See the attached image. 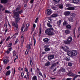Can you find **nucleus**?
Returning a JSON list of instances; mask_svg holds the SVG:
<instances>
[{
  "label": "nucleus",
  "mask_w": 80,
  "mask_h": 80,
  "mask_svg": "<svg viewBox=\"0 0 80 80\" xmlns=\"http://www.w3.org/2000/svg\"><path fill=\"white\" fill-rule=\"evenodd\" d=\"M67 54L68 56L70 57H73L77 55V51L74 50L72 52H67Z\"/></svg>",
  "instance_id": "nucleus-1"
},
{
  "label": "nucleus",
  "mask_w": 80,
  "mask_h": 80,
  "mask_svg": "<svg viewBox=\"0 0 80 80\" xmlns=\"http://www.w3.org/2000/svg\"><path fill=\"white\" fill-rule=\"evenodd\" d=\"M51 30H53V28H48L46 29L45 31V33L47 34L48 35H49V36H51L52 35H53L54 33L53 32L51 31Z\"/></svg>",
  "instance_id": "nucleus-2"
},
{
  "label": "nucleus",
  "mask_w": 80,
  "mask_h": 80,
  "mask_svg": "<svg viewBox=\"0 0 80 80\" xmlns=\"http://www.w3.org/2000/svg\"><path fill=\"white\" fill-rule=\"evenodd\" d=\"M73 40V39L72 38L71 36H69L68 37L67 41H63V42L64 43H65V44H66V45H68L69 44H70V43L72 42V40Z\"/></svg>",
  "instance_id": "nucleus-3"
},
{
  "label": "nucleus",
  "mask_w": 80,
  "mask_h": 80,
  "mask_svg": "<svg viewBox=\"0 0 80 80\" xmlns=\"http://www.w3.org/2000/svg\"><path fill=\"white\" fill-rule=\"evenodd\" d=\"M15 12V11H13V13L14 14V18L16 19V23H17L18 22V21L20 20V18H18V17H19V14H18V13H17V12Z\"/></svg>",
  "instance_id": "nucleus-4"
},
{
  "label": "nucleus",
  "mask_w": 80,
  "mask_h": 80,
  "mask_svg": "<svg viewBox=\"0 0 80 80\" xmlns=\"http://www.w3.org/2000/svg\"><path fill=\"white\" fill-rule=\"evenodd\" d=\"M62 49L65 52H68L69 50V48L67 46H65L64 48L62 47Z\"/></svg>",
  "instance_id": "nucleus-5"
},
{
  "label": "nucleus",
  "mask_w": 80,
  "mask_h": 80,
  "mask_svg": "<svg viewBox=\"0 0 80 80\" xmlns=\"http://www.w3.org/2000/svg\"><path fill=\"white\" fill-rule=\"evenodd\" d=\"M12 25L16 27L17 30H18V25L17 24H16L15 22H13L12 23Z\"/></svg>",
  "instance_id": "nucleus-6"
},
{
  "label": "nucleus",
  "mask_w": 80,
  "mask_h": 80,
  "mask_svg": "<svg viewBox=\"0 0 80 80\" xmlns=\"http://www.w3.org/2000/svg\"><path fill=\"white\" fill-rule=\"evenodd\" d=\"M48 60H52V59L54 58V55H50L48 56Z\"/></svg>",
  "instance_id": "nucleus-7"
},
{
  "label": "nucleus",
  "mask_w": 80,
  "mask_h": 80,
  "mask_svg": "<svg viewBox=\"0 0 80 80\" xmlns=\"http://www.w3.org/2000/svg\"><path fill=\"white\" fill-rule=\"evenodd\" d=\"M3 62L5 64V65H6V64H7L8 62H9V60L8 59H5L4 60H3Z\"/></svg>",
  "instance_id": "nucleus-8"
},
{
  "label": "nucleus",
  "mask_w": 80,
  "mask_h": 80,
  "mask_svg": "<svg viewBox=\"0 0 80 80\" xmlns=\"http://www.w3.org/2000/svg\"><path fill=\"white\" fill-rule=\"evenodd\" d=\"M71 1H72L73 3H78L80 2V0H71Z\"/></svg>",
  "instance_id": "nucleus-9"
},
{
  "label": "nucleus",
  "mask_w": 80,
  "mask_h": 80,
  "mask_svg": "<svg viewBox=\"0 0 80 80\" xmlns=\"http://www.w3.org/2000/svg\"><path fill=\"white\" fill-rule=\"evenodd\" d=\"M70 14V12L69 11H66L64 12V15L66 16H68V15H69Z\"/></svg>",
  "instance_id": "nucleus-10"
},
{
  "label": "nucleus",
  "mask_w": 80,
  "mask_h": 80,
  "mask_svg": "<svg viewBox=\"0 0 80 80\" xmlns=\"http://www.w3.org/2000/svg\"><path fill=\"white\" fill-rule=\"evenodd\" d=\"M21 30H22L23 32L27 31V29H26V28L25 27V26H23Z\"/></svg>",
  "instance_id": "nucleus-11"
},
{
  "label": "nucleus",
  "mask_w": 80,
  "mask_h": 80,
  "mask_svg": "<svg viewBox=\"0 0 80 80\" xmlns=\"http://www.w3.org/2000/svg\"><path fill=\"white\" fill-rule=\"evenodd\" d=\"M68 10H73L75 9V8L73 7H69L67 8Z\"/></svg>",
  "instance_id": "nucleus-12"
},
{
  "label": "nucleus",
  "mask_w": 80,
  "mask_h": 80,
  "mask_svg": "<svg viewBox=\"0 0 80 80\" xmlns=\"http://www.w3.org/2000/svg\"><path fill=\"white\" fill-rule=\"evenodd\" d=\"M32 44L30 43L29 45H28L26 47L28 49H31L32 47Z\"/></svg>",
  "instance_id": "nucleus-13"
},
{
  "label": "nucleus",
  "mask_w": 80,
  "mask_h": 80,
  "mask_svg": "<svg viewBox=\"0 0 80 80\" xmlns=\"http://www.w3.org/2000/svg\"><path fill=\"white\" fill-rule=\"evenodd\" d=\"M76 75L75 74L72 73L70 74V73H69L68 74L69 77H74Z\"/></svg>",
  "instance_id": "nucleus-14"
},
{
  "label": "nucleus",
  "mask_w": 80,
  "mask_h": 80,
  "mask_svg": "<svg viewBox=\"0 0 80 80\" xmlns=\"http://www.w3.org/2000/svg\"><path fill=\"white\" fill-rule=\"evenodd\" d=\"M24 37H23V34H22L21 38V42L22 43H23L24 42Z\"/></svg>",
  "instance_id": "nucleus-15"
},
{
  "label": "nucleus",
  "mask_w": 80,
  "mask_h": 80,
  "mask_svg": "<svg viewBox=\"0 0 80 80\" xmlns=\"http://www.w3.org/2000/svg\"><path fill=\"white\" fill-rule=\"evenodd\" d=\"M47 12L48 15H50L52 13V11L49 9L47 10Z\"/></svg>",
  "instance_id": "nucleus-16"
},
{
  "label": "nucleus",
  "mask_w": 80,
  "mask_h": 80,
  "mask_svg": "<svg viewBox=\"0 0 80 80\" xmlns=\"http://www.w3.org/2000/svg\"><path fill=\"white\" fill-rule=\"evenodd\" d=\"M57 65V64L56 63H54V64H52V66L50 67L51 69H52L55 67V66H56Z\"/></svg>",
  "instance_id": "nucleus-17"
},
{
  "label": "nucleus",
  "mask_w": 80,
  "mask_h": 80,
  "mask_svg": "<svg viewBox=\"0 0 80 80\" xmlns=\"http://www.w3.org/2000/svg\"><path fill=\"white\" fill-rule=\"evenodd\" d=\"M61 22H62V21H61V20H59V21H57V25L59 27V26L61 24Z\"/></svg>",
  "instance_id": "nucleus-18"
},
{
  "label": "nucleus",
  "mask_w": 80,
  "mask_h": 80,
  "mask_svg": "<svg viewBox=\"0 0 80 80\" xmlns=\"http://www.w3.org/2000/svg\"><path fill=\"white\" fill-rule=\"evenodd\" d=\"M65 33H66V34H69L70 33V30H69L67 29L65 31Z\"/></svg>",
  "instance_id": "nucleus-19"
},
{
  "label": "nucleus",
  "mask_w": 80,
  "mask_h": 80,
  "mask_svg": "<svg viewBox=\"0 0 80 80\" xmlns=\"http://www.w3.org/2000/svg\"><path fill=\"white\" fill-rule=\"evenodd\" d=\"M58 14H53L51 16V17L52 18H53L54 17H58Z\"/></svg>",
  "instance_id": "nucleus-20"
},
{
  "label": "nucleus",
  "mask_w": 80,
  "mask_h": 80,
  "mask_svg": "<svg viewBox=\"0 0 80 80\" xmlns=\"http://www.w3.org/2000/svg\"><path fill=\"white\" fill-rule=\"evenodd\" d=\"M10 73H11V72H10V70L8 71L6 73V75L7 76L10 75Z\"/></svg>",
  "instance_id": "nucleus-21"
},
{
  "label": "nucleus",
  "mask_w": 80,
  "mask_h": 80,
  "mask_svg": "<svg viewBox=\"0 0 80 80\" xmlns=\"http://www.w3.org/2000/svg\"><path fill=\"white\" fill-rule=\"evenodd\" d=\"M32 80H37V77L36 76H34L32 78Z\"/></svg>",
  "instance_id": "nucleus-22"
},
{
  "label": "nucleus",
  "mask_w": 80,
  "mask_h": 80,
  "mask_svg": "<svg viewBox=\"0 0 80 80\" xmlns=\"http://www.w3.org/2000/svg\"><path fill=\"white\" fill-rule=\"evenodd\" d=\"M68 20H69V21L71 22H73V19L72 18H68Z\"/></svg>",
  "instance_id": "nucleus-23"
},
{
  "label": "nucleus",
  "mask_w": 80,
  "mask_h": 80,
  "mask_svg": "<svg viewBox=\"0 0 80 80\" xmlns=\"http://www.w3.org/2000/svg\"><path fill=\"white\" fill-rule=\"evenodd\" d=\"M49 40V39H48V38H45V39H43V41L44 42H46V43H47L48 42V41Z\"/></svg>",
  "instance_id": "nucleus-24"
},
{
  "label": "nucleus",
  "mask_w": 80,
  "mask_h": 80,
  "mask_svg": "<svg viewBox=\"0 0 80 80\" xmlns=\"http://www.w3.org/2000/svg\"><path fill=\"white\" fill-rule=\"evenodd\" d=\"M44 50L45 51V52H48L50 50V48H45L44 49Z\"/></svg>",
  "instance_id": "nucleus-25"
},
{
  "label": "nucleus",
  "mask_w": 80,
  "mask_h": 80,
  "mask_svg": "<svg viewBox=\"0 0 80 80\" xmlns=\"http://www.w3.org/2000/svg\"><path fill=\"white\" fill-rule=\"evenodd\" d=\"M1 2L3 3H6L7 2V0H2Z\"/></svg>",
  "instance_id": "nucleus-26"
},
{
  "label": "nucleus",
  "mask_w": 80,
  "mask_h": 80,
  "mask_svg": "<svg viewBox=\"0 0 80 80\" xmlns=\"http://www.w3.org/2000/svg\"><path fill=\"white\" fill-rule=\"evenodd\" d=\"M35 27H36V25H35V24H33L32 27V32H33L34 30H35Z\"/></svg>",
  "instance_id": "nucleus-27"
},
{
  "label": "nucleus",
  "mask_w": 80,
  "mask_h": 80,
  "mask_svg": "<svg viewBox=\"0 0 80 80\" xmlns=\"http://www.w3.org/2000/svg\"><path fill=\"white\" fill-rule=\"evenodd\" d=\"M47 25L48 27H49V28H52V25H51L49 23H47Z\"/></svg>",
  "instance_id": "nucleus-28"
},
{
  "label": "nucleus",
  "mask_w": 80,
  "mask_h": 80,
  "mask_svg": "<svg viewBox=\"0 0 80 80\" xmlns=\"http://www.w3.org/2000/svg\"><path fill=\"white\" fill-rule=\"evenodd\" d=\"M71 16L72 17H74L76 16V14L75 13H71Z\"/></svg>",
  "instance_id": "nucleus-29"
},
{
  "label": "nucleus",
  "mask_w": 80,
  "mask_h": 80,
  "mask_svg": "<svg viewBox=\"0 0 80 80\" xmlns=\"http://www.w3.org/2000/svg\"><path fill=\"white\" fill-rule=\"evenodd\" d=\"M67 24H68V23L66 21H65L63 23V26H65V25H66Z\"/></svg>",
  "instance_id": "nucleus-30"
},
{
  "label": "nucleus",
  "mask_w": 80,
  "mask_h": 80,
  "mask_svg": "<svg viewBox=\"0 0 80 80\" xmlns=\"http://www.w3.org/2000/svg\"><path fill=\"white\" fill-rule=\"evenodd\" d=\"M50 63L49 62H48L46 63L45 64V66H49V65H50Z\"/></svg>",
  "instance_id": "nucleus-31"
},
{
  "label": "nucleus",
  "mask_w": 80,
  "mask_h": 80,
  "mask_svg": "<svg viewBox=\"0 0 80 80\" xmlns=\"http://www.w3.org/2000/svg\"><path fill=\"white\" fill-rule=\"evenodd\" d=\"M66 27L67 28H71V27H72L70 25H68L66 26Z\"/></svg>",
  "instance_id": "nucleus-32"
},
{
  "label": "nucleus",
  "mask_w": 80,
  "mask_h": 80,
  "mask_svg": "<svg viewBox=\"0 0 80 80\" xmlns=\"http://www.w3.org/2000/svg\"><path fill=\"white\" fill-rule=\"evenodd\" d=\"M68 65L69 67H72V63L70 62H68Z\"/></svg>",
  "instance_id": "nucleus-33"
},
{
  "label": "nucleus",
  "mask_w": 80,
  "mask_h": 80,
  "mask_svg": "<svg viewBox=\"0 0 80 80\" xmlns=\"http://www.w3.org/2000/svg\"><path fill=\"white\" fill-rule=\"evenodd\" d=\"M27 77L28 78H29V75H30V73L28 72H27Z\"/></svg>",
  "instance_id": "nucleus-34"
},
{
  "label": "nucleus",
  "mask_w": 80,
  "mask_h": 80,
  "mask_svg": "<svg viewBox=\"0 0 80 80\" xmlns=\"http://www.w3.org/2000/svg\"><path fill=\"white\" fill-rule=\"evenodd\" d=\"M27 77V75H25L24 76V78H25L26 80H29V78H28V77Z\"/></svg>",
  "instance_id": "nucleus-35"
},
{
  "label": "nucleus",
  "mask_w": 80,
  "mask_h": 80,
  "mask_svg": "<svg viewBox=\"0 0 80 80\" xmlns=\"http://www.w3.org/2000/svg\"><path fill=\"white\" fill-rule=\"evenodd\" d=\"M12 53H13V56H15V55H17V53H16V52H15V50H14L13 51Z\"/></svg>",
  "instance_id": "nucleus-36"
},
{
  "label": "nucleus",
  "mask_w": 80,
  "mask_h": 80,
  "mask_svg": "<svg viewBox=\"0 0 80 80\" xmlns=\"http://www.w3.org/2000/svg\"><path fill=\"white\" fill-rule=\"evenodd\" d=\"M12 45V43H9L8 45V47H10Z\"/></svg>",
  "instance_id": "nucleus-37"
},
{
  "label": "nucleus",
  "mask_w": 80,
  "mask_h": 80,
  "mask_svg": "<svg viewBox=\"0 0 80 80\" xmlns=\"http://www.w3.org/2000/svg\"><path fill=\"white\" fill-rule=\"evenodd\" d=\"M61 71L62 72H63V73H65V72H66L65 71V69L63 68H62L61 70Z\"/></svg>",
  "instance_id": "nucleus-38"
},
{
  "label": "nucleus",
  "mask_w": 80,
  "mask_h": 80,
  "mask_svg": "<svg viewBox=\"0 0 80 80\" xmlns=\"http://www.w3.org/2000/svg\"><path fill=\"white\" fill-rule=\"evenodd\" d=\"M51 8L53 10H56V8L55 6H53L51 7Z\"/></svg>",
  "instance_id": "nucleus-39"
},
{
  "label": "nucleus",
  "mask_w": 80,
  "mask_h": 80,
  "mask_svg": "<svg viewBox=\"0 0 80 80\" xmlns=\"http://www.w3.org/2000/svg\"><path fill=\"white\" fill-rule=\"evenodd\" d=\"M59 7L60 8H63V5L62 4L59 5Z\"/></svg>",
  "instance_id": "nucleus-40"
},
{
  "label": "nucleus",
  "mask_w": 80,
  "mask_h": 80,
  "mask_svg": "<svg viewBox=\"0 0 80 80\" xmlns=\"http://www.w3.org/2000/svg\"><path fill=\"white\" fill-rule=\"evenodd\" d=\"M22 10H20V11H18V13H20V14L22 13Z\"/></svg>",
  "instance_id": "nucleus-41"
},
{
  "label": "nucleus",
  "mask_w": 80,
  "mask_h": 80,
  "mask_svg": "<svg viewBox=\"0 0 80 80\" xmlns=\"http://www.w3.org/2000/svg\"><path fill=\"white\" fill-rule=\"evenodd\" d=\"M5 13H10V11L8 10H5Z\"/></svg>",
  "instance_id": "nucleus-42"
},
{
  "label": "nucleus",
  "mask_w": 80,
  "mask_h": 80,
  "mask_svg": "<svg viewBox=\"0 0 80 80\" xmlns=\"http://www.w3.org/2000/svg\"><path fill=\"white\" fill-rule=\"evenodd\" d=\"M55 2H56V3H58L59 2H60V0H53Z\"/></svg>",
  "instance_id": "nucleus-43"
},
{
  "label": "nucleus",
  "mask_w": 80,
  "mask_h": 80,
  "mask_svg": "<svg viewBox=\"0 0 80 80\" xmlns=\"http://www.w3.org/2000/svg\"><path fill=\"white\" fill-rule=\"evenodd\" d=\"M24 75V73L23 72L21 73V77L22 78H23V76Z\"/></svg>",
  "instance_id": "nucleus-44"
},
{
  "label": "nucleus",
  "mask_w": 80,
  "mask_h": 80,
  "mask_svg": "<svg viewBox=\"0 0 80 80\" xmlns=\"http://www.w3.org/2000/svg\"><path fill=\"white\" fill-rule=\"evenodd\" d=\"M38 18H37L35 21V23H37V22H38Z\"/></svg>",
  "instance_id": "nucleus-45"
},
{
  "label": "nucleus",
  "mask_w": 80,
  "mask_h": 80,
  "mask_svg": "<svg viewBox=\"0 0 80 80\" xmlns=\"http://www.w3.org/2000/svg\"><path fill=\"white\" fill-rule=\"evenodd\" d=\"M16 10L17 11V12L15 13H18L17 12L19 11V8H16Z\"/></svg>",
  "instance_id": "nucleus-46"
},
{
  "label": "nucleus",
  "mask_w": 80,
  "mask_h": 80,
  "mask_svg": "<svg viewBox=\"0 0 80 80\" xmlns=\"http://www.w3.org/2000/svg\"><path fill=\"white\" fill-rule=\"evenodd\" d=\"M66 7H69L70 6V4H66Z\"/></svg>",
  "instance_id": "nucleus-47"
},
{
  "label": "nucleus",
  "mask_w": 80,
  "mask_h": 80,
  "mask_svg": "<svg viewBox=\"0 0 80 80\" xmlns=\"http://www.w3.org/2000/svg\"><path fill=\"white\" fill-rule=\"evenodd\" d=\"M30 64L31 65V66H32V65H33V62H32V60H31L30 61Z\"/></svg>",
  "instance_id": "nucleus-48"
},
{
  "label": "nucleus",
  "mask_w": 80,
  "mask_h": 80,
  "mask_svg": "<svg viewBox=\"0 0 80 80\" xmlns=\"http://www.w3.org/2000/svg\"><path fill=\"white\" fill-rule=\"evenodd\" d=\"M25 72H28V69H27V68H25Z\"/></svg>",
  "instance_id": "nucleus-49"
},
{
  "label": "nucleus",
  "mask_w": 80,
  "mask_h": 80,
  "mask_svg": "<svg viewBox=\"0 0 80 80\" xmlns=\"http://www.w3.org/2000/svg\"><path fill=\"white\" fill-rule=\"evenodd\" d=\"M34 2V0H31L30 1V3H33Z\"/></svg>",
  "instance_id": "nucleus-50"
},
{
  "label": "nucleus",
  "mask_w": 80,
  "mask_h": 80,
  "mask_svg": "<svg viewBox=\"0 0 80 80\" xmlns=\"http://www.w3.org/2000/svg\"><path fill=\"white\" fill-rule=\"evenodd\" d=\"M37 70H38V73L40 72V69H39L38 68H37Z\"/></svg>",
  "instance_id": "nucleus-51"
},
{
  "label": "nucleus",
  "mask_w": 80,
  "mask_h": 80,
  "mask_svg": "<svg viewBox=\"0 0 80 80\" xmlns=\"http://www.w3.org/2000/svg\"><path fill=\"white\" fill-rule=\"evenodd\" d=\"M18 42V39H16L15 42V43H17Z\"/></svg>",
  "instance_id": "nucleus-52"
},
{
  "label": "nucleus",
  "mask_w": 80,
  "mask_h": 80,
  "mask_svg": "<svg viewBox=\"0 0 80 80\" xmlns=\"http://www.w3.org/2000/svg\"><path fill=\"white\" fill-rule=\"evenodd\" d=\"M80 77V75H77L76 76H75L74 77L76 78H77V77Z\"/></svg>",
  "instance_id": "nucleus-53"
},
{
  "label": "nucleus",
  "mask_w": 80,
  "mask_h": 80,
  "mask_svg": "<svg viewBox=\"0 0 80 80\" xmlns=\"http://www.w3.org/2000/svg\"><path fill=\"white\" fill-rule=\"evenodd\" d=\"M30 25H29V24L28 23H27L26 24V27H27V28H28V27H29Z\"/></svg>",
  "instance_id": "nucleus-54"
},
{
  "label": "nucleus",
  "mask_w": 80,
  "mask_h": 80,
  "mask_svg": "<svg viewBox=\"0 0 80 80\" xmlns=\"http://www.w3.org/2000/svg\"><path fill=\"white\" fill-rule=\"evenodd\" d=\"M13 73L14 74H15V73L16 71H15V68H14V70H13Z\"/></svg>",
  "instance_id": "nucleus-55"
},
{
  "label": "nucleus",
  "mask_w": 80,
  "mask_h": 80,
  "mask_svg": "<svg viewBox=\"0 0 80 80\" xmlns=\"http://www.w3.org/2000/svg\"><path fill=\"white\" fill-rule=\"evenodd\" d=\"M39 75H40V76H41L42 77H43V75H42V73H41V72H39Z\"/></svg>",
  "instance_id": "nucleus-56"
},
{
  "label": "nucleus",
  "mask_w": 80,
  "mask_h": 80,
  "mask_svg": "<svg viewBox=\"0 0 80 80\" xmlns=\"http://www.w3.org/2000/svg\"><path fill=\"white\" fill-rule=\"evenodd\" d=\"M10 38V37H8L7 38V39L6 40V41H8Z\"/></svg>",
  "instance_id": "nucleus-57"
},
{
  "label": "nucleus",
  "mask_w": 80,
  "mask_h": 80,
  "mask_svg": "<svg viewBox=\"0 0 80 80\" xmlns=\"http://www.w3.org/2000/svg\"><path fill=\"white\" fill-rule=\"evenodd\" d=\"M66 80H72V78H69L66 79Z\"/></svg>",
  "instance_id": "nucleus-58"
},
{
  "label": "nucleus",
  "mask_w": 80,
  "mask_h": 80,
  "mask_svg": "<svg viewBox=\"0 0 80 80\" xmlns=\"http://www.w3.org/2000/svg\"><path fill=\"white\" fill-rule=\"evenodd\" d=\"M18 34V32H16L13 35V36H14V35H17Z\"/></svg>",
  "instance_id": "nucleus-59"
},
{
  "label": "nucleus",
  "mask_w": 80,
  "mask_h": 80,
  "mask_svg": "<svg viewBox=\"0 0 80 80\" xmlns=\"http://www.w3.org/2000/svg\"><path fill=\"white\" fill-rule=\"evenodd\" d=\"M66 60L67 61H69L70 60V58H67Z\"/></svg>",
  "instance_id": "nucleus-60"
},
{
  "label": "nucleus",
  "mask_w": 80,
  "mask_h": 80,
  "mask_svg": "<svg viewBox=\"0 0 80 80\" xmlns=\"http://www.w3.org/2000/svg\"><path fill=\"white\" fill-rule=\"evenodd\" d=\"M25 54H26V55L28 54V51H27V50H26L25 52Z\"/></svg>",
  "instance_id": "nucleus-61"
},
{
  "label": "nucleus",
  "mask_w": 80,
  "mask_h": 80,
  "mask_svg": "<svg viewBox=\"0 0 80 80\" xmlns=\"http://www.w3.org/2000/svg\"><path fill=\"white\" fill-rule=\"evenodd\" d=\"M12 48H9L8 50L9 51H11Z\"/></svg>",
  "instance_id": "nucleus-62"
},
{
  "label": "nucleus",
  "mask_w": 80,
  "mask_h": 80,
  "mask_svg": "<svg viewBox=\"0 0 80 80\" xmlns=\"http://www.w3.org/2000/svg\"><path fill=\"white\" fill-rule=\"evenodd\" d=\"M6 53H8V54L9 53H10V51H9L7 50V51H6Z\"/></svg>",
  "instance_id": "nucleus-63"
},
{
  "label": "nucleus",
  "mask_w": 80,
  "mask_h": 80,
  "mask_svg": "<svg viewBox=\"0 0 80 80\" xmlns=\"http://www.w3.org/2000/svg\"><path fill=\"white\" fill-rule=\"evenodd\" d=\"M3 8V6L1 4H0V8Z\"/></svg>",
  "instance_id": "nucleus-64"
}]
</instances>
